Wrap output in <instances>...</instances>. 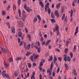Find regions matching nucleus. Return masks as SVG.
Here are the masks:
<instances>
[{
    "label": "nucleus",
    "instance_id": "nucleus-1",
    "mask_svg": "<svg viewBox=\"0 0 79 79\" xmlns=\"http://www.w3.org/2000/svg\"><path fill=\"white\" fill-rule=\"evenodd\" d=\"M59 27H58V24H56V27H55L53 29V31L54 32H57V34L58 36H59L60 35V32L59 31Z\"/></svg>",
    "mask_w": 79,
    "mask_h": 79
},
{
    "label": "nucleus",
    "instance_id": "nucleus-2",
    "mask_svg": "<svg viewBox=\"0 0 79 79\" xmlns=\"http://www.w3.org/2000/svg\"><path fill=\"white\" fill-rule=\"evenodd\" d=\"M5 73L6 72L5 70H4L2 72V75L3 77H6L8 79H10V77L9 76V75L8 74H7V73L5 74Z\"/></svg>",
    "mask_w": 79,
    "mask_h": 79
},
{
    "label": "nucleus",
    "instance_id": "nucleus-3",
    "mask_svg": "<svg viewBox=\"0 0 79 79\" xmlns=\"http://www.w3.org/2000/svg\"><path fill=\"white\" fill-rule=\"evenodd\" d=\"M1 49L4 53H6V54L8 53V51L5 48H1Z\"/></svg>",
    "mask_w": 79,
    "mask_h": 79
},
{
    "label": "nucleus",
    "instance_id": "nucleus-4",
    "mask_svg": "<svg viewBox=\"0 0 79 79\" xmlns=\"http://www.w3.org/2000/svg\"><path fill=\"white\" fill-rule=\"evenodd\" d=\"M59 12L57 10H56L54 12V14L57 17V18H58L60 17V15H59Z\"/></svg>",
    "mask_w": 79,
    "mask_h": 79
},
{
    "label": "nucleus",
    "instance_id": "nucleus-5",
    "mask_svg": "<svg viewBox=\"0 0 79 79\" xmlns=\"http://www.w3.org/2000/svg\"><path fill=\"white\" fill-rule=\"evenodd\" d=\"M26 18V16L25 15H23V16L20 17V19H22L23 21H25V19Z\"/></svg>",
    "mask_w": 79,
    "mask_h": 79
},
{
    "label": "nucleus",
    "instance_id": "nucleus-6",
    "mask_svg": "<svg viewBox=\"0 0 79 79\" xmlns=\"http://www.w3.org/2000/svg\"><path fill=\"white\" fill-rule=\"evenodd\" d=\"M78 32V26H77L76 27V29H75V32L74 34V35H76V34Z\"/></svg>",
    "mask_w": 79,
    "mask_h": 79
},
{
    "label": "nucleus",
    "instance_id": "nucleus-7",
    "mask_svg": "<svg viewBox=\"0 0 79 79\" xmlns=\"http://www.w3.org/2000/svg\"><path fill=\"white\" fill-rule=\"evenodd\" d=\"M19 25L21 27H23V22L21 21H20Z\"/></svg>",
    "mask_w": 79,
    "mask_h": 79
},
{
    "label": "nucleus",
    "instance_id": "nucleus-8",
    "mask_svg": "<svg viewBox=\"0 0 79 79\" xmlns=\"http://www.w3.org/2000/svg\"><path fill=\"white\" fill-rule=\"evenodd\" d=\"M64 61H67V56L66 54H64Z\"/></svg>",
    "mask_w": 79,
    "mask_h": 79
},
{
    "label": "nucleus",
    "instance_id": "nucleus-9",
    "mask_svg": "<svg viewBox=\"0 0 79 79\" xmlns=\"http://www.w3.org/2000/svg\"><path fill=\"white\" fill-rule=\"evenodd\" d=\"M23 59V57H18L16 58L15 59L16 61H19V60H21Z\"/></svg>",
    "mask_w": 79,
    "mask_h": 79
},
{
    "label": "nucleus",
    "instance_id": "nucleus-10",
    "mask_svg": "<svg viewBox=\"0 0 79 79\" xmlns=\"http://www.w3.org/2000/svg\"><path fill=\"white\" fill-rule=\"evenodd\" d=\"M54 62L55 63L56 65L57 64V63L56 62V61H57V59H56V56H54Z\"/></svg>",
    "mask_w": 79,
    "mask_h": 79
},
{
    "label": "nucleus",
    "instance_id": "nucleus-11",
    "mask_svg": "<svg viewBox=\"0 0 79 79\" xmlns=\"http://www.w3.org/2000/svg\"><path fill=\"white\" fill-rule=\"evenodd\" d=\"M40 5L41 8H44V3H43L42 1H40Z\"/></svg>",
    "mask_w": 79,
    "mask_h": 79
},
{
    "label": "nucleus",
    "instance_id": "nucleus-12",
    "mask_svg": "<svg viewBox=\"0 0 79 79\" xmlns=\"http://www.w3.org/2000/svg\"><path fill=\"white\" fill-rule=\"evenodd\" d=\"M51 42V40H48L47 42H46L45 45V46H47V45H48V44H50V42Z\"/></svg>",
    "mask_w": 79,
    "mask_h": 79
},
{
    "label": "nucleus",
    "instance_id": "nucleus-13",
    "mask_svg": "<svg viewBox=\"0 0 79 79\" xmlns=\"http://www.w3.org/2000/svg\"><path fill=\"white\" fill-rule=\"evenodd\" d=\"M53 68V62H52L50 65V70L52 71Z\"/></svg>",
    "mask_w": 79,
    "mask_h": 79
},
{
    "label": "nucleus",
    "instance_id": "nucleus-14",
    "mask_svg": "<svg viewBox=\"0 0 79 79\" xmlns=\"http://www.w3.org/2000/svg\"><path fill=\"white\" fill-rule=\"evenodd\" d=\"M73 75H74L75 76H77V73H76V70H75V69H73Z\"/></svg>",
    "mask_w": 79,
    "mask_h": 79
},
{
    "label": "nucleus",
    "instance_id": "nucleus-15",
    "mask_svg": "<svg viewBox=\"0 0 79 79\" xmlns=\"http://www.w3.org/2000/svg\"><path fill=\"white\" fill-rule=\"evenodd\" d=\"M4 65L5 68L6 69L8 68V65L6 64V63L5 61L4 62Z\"/></svg>",
    "mask_w": 79,
    "mask_h": 79
},
{
    "label": "nucleus",
    "instance_id": "nucleus-16",
    "mask_svg": "<svg viewBox=\"0 0 79 79\" xmlns=\"http://www.w3.org/2000/svg\"><path fill=\"white\" fill-rule=\"evenodd\" d=\"M18 12L19 16L21 17V10H20V9L18 10Z\"/></svg>",
    "mask_w": 79,
    "mask_h": 79
},
{
    "label": "nucleus",
    "instance_id": "nucleus-17",
    "mask_svg": "<svg viewBox=\"0 0 79 79\" xmlns=\"http://www.w3.org/2000/svg\"><path fill=\"white\" fill-rule=\"evenodd\" d=\"M11 31L12 33H15V27H13L12 28Z\"/></svg>",
    "mask_w": 79,
    "mask_h": 79
},
{
    "label": "nucleus",
    "instance_id": "nucleus-18",
    "mask_svg": "<svg viewBox=\"0 0 79 79\" xmlns=\"http://www.w3.org/2000/svg\"><path fill=\"white\" fill-rule=\"evenodd\" d=\"M65 67L66 70H69V67H68V64H65Z\"/></svg>",
    "mask_w": 79,
    "mask_h": 79
},
{
    "label": "nucleus",
    "instance_id": "nucleus-19",
    "mask_svg": "<svg viewBox=\"0 0 79 79\" xmlns=\"http://www.w3.org/2000/svg\"><path fill=\"white\" fill-rule=\"evenodd\" d=\"M61 3H59V4H57L56 5V8L57 9H58V8H60V5Z\"/></svg>",
    "mask_w": 79,
    "mask_h": 79
},
{
    "label": "nucleus",
    "instance_id": "nucleus-20",
    "mask_svg": "<svg viewBox=\"0 0 79 79\" xmlns=\"http://www.w3.org/2000/svg\"><path fill=\"white\" fill-rule=\"evenodd\" d=\"M51 17L52 18H55V15L53 12H52L51 13Z\"/></svg>",
    "mask_w": 79,
    "mask_h": 79
},
{
    "label": "nucleus",
    "instance_id": "nucleus-21",
    "mask_svg": "<svg viewBox=\"0 0 79 79\" xmlns=\"http://www.w3.org/2000/svg\"><path fill=\"white\" fill-rule=\"evenodd\" d=\"M8 61L9 62H13V58L11 57L9 58L8 59Z\"/></svg>",
    "mask_w": 79,
    "mask_h": 79
},
{
    "label": "nucleus",
    "instance_id": "nucleus-22",
    "mask_svg": "<svg viewBox=\"0 0 79 79\" xmlns=\"http://www.w3.org/2000/svg\"><path fill=\"white\" fill-rule=\"evenodd\" d=\"M29 73H27V76H26V75H25V78H24L23 79H26L27 78V77H29Z\"/></svg>",
    "mask_w": 79,
    "mask_h": 79
},
{
    "label": "nucleus",
    "instance_id": "nucleus-23",
    "mask_svg": "<svg viewBox=\"0 0 79 79\" xmlns=\"http://www.w3.org/2000/svg\"><path fill=\"white\" fill-rule=\"evenodd\" d=\"M39 55L37 54V55H36L34 56V58L35 60H36L39 57Z\"/></svg>",
    "mask_w": 79,
    "mask_h": 79
},
{
    "label": "nucleus",
    "instance_id": "nucleus-24",
    "mask_svg": "<svg viewBox=\"0 0 79 79\" xmlns=\"http://www.w3.org/2000/svg\"><path fill=\"white\" fill-rule=\"evenodd\" d=\"M27 37L29 39V40L30 41L31 40V35L30 34H28L27 35Z\"/></svg>",
    "mask_w": 79,
    "mask_h": 79
},
{
    "label": "nucleus",
    "instance_id": "nucleus-25",
    "mask_svg": "<svg viewBox=\"0 0 79 79\" xmlns=\"http://www.w3.org/2000/svg\"><path fill=\"white\" fill-rule=\"evenodd\" d=\"M18 36L19 37H21V36H22V32H18Z\"/></svg>",
    "mask_w": 79,
    "mask_h": 79
},
{
    "label": "nucleus",
    "instance_id": "nucleus-26",
    "mask_svg": "<svg viewBox=\"0 0 79 79\" xmlns=\"http://www.w3.org/2000/svg\"><path fill=\"white\" fill-rule=\"evenodd\" d=\"M37 21V17H36L33 20V23H36Z\"/></svg>",
    "mask_w": 79,
    "mask_h": 79
},
{
    "label": "nucleus",
    "instance_id": "nucleus-27",
    "mask_svg": "<svg viewBox=\"0 0 79 79\" xmlns=\"http://www.w3.org/2000/svg\"><path fill=\"white\" fill-rule=\"evenodd\" d=\"M19 72L18 70L16 71L15 73V76H17Z\"/></svg>",
    "mask_w": 79,
    "mask_h": 79
},
{
    "label": "nucleus",
    "instance_id": "nucleus-28",
    "mask_svg": "<svg viewBox=\"0 0 79 79\" xmlns=\"http://www.w3.org/2000/svg\"><path fill=\"white\" fill-rule=\"evenodd\" d=\"M52 60H53V56H51L50 57V58L48 60V61H51Z\"/></svg>",
    "mask_w": 79,
    "mask_h": 79
},
{
    "label": "nucleus",
    "instance_id": "nucleus-29",
    "mask_svg": "<svg viewBox=\"0 0 79 79\" xmlns=\"http://www.w3.org/2000/svg\"><path fill=\"white\" fill-rule=\"evenodd\" d=\"M65 18V14H64L63 15V16L62 17V20L63 21V20H64V19Z\"/></svg>",
    "mask_w": 79,
    "mask_h": 79
},
{
    "label": "nucleus",
    "instance_id": "nucleus-30",
    "mask_svg": "<svg viewBox=\"0 0 79 79\" xmlns=\"http://www.w3.org/2000/svg\"><path fill=\"white\" fill-rule=\"evenodd\" d=\"M32 53L30 52H27L26 54V56H29V55H31Z\"/></svg>",
    "mask_w": 79,
    "mask_h": 79
},
{
    "label": "nucleus",
    "instance_id": "nucleus-31",
    "mask_svg": "<svg viewBox=\"0 0 79 79\" xmlns=\"http://www.w3.org/2000/svg\"><path fill=\"white\" fill-rule=\"evenodd\" d=\"M68 48H66L65 49L64 52L66 54V53H67V52H68Z\"/></svg>",
    "mask_w": 79,
    "mask_h": 79
},
{
    "label": "nucleus",
    "instance_id": "nucleus-32",
    "mask_svg": "<svg viewBox=\"0 0 79 79\" xmlns=\"http://www.w3.org/2000/svg\"><path fill=\"white\" fill-rule=\"evenodd\" d=\"M30 59L31 60V61H34L33 59H34V56H31L30 57Z\"/></svg>",
    "mask_w": 79,
    "mask_h": 79
},
{
    "label": "nucleus",
    "instance_id": "nucleus-33",
    "mask_svg": "<svg viewBox=\"0 0 79 79\" xmlns=\"http://www.w3.org/2000/svg\"><path fill=\"white\" fill-rule=\"evenodd\" d=\"M37 17L38 18V19H39V21H41V17L39 15H37Z\"/></svg>",
    "mask_w": 79,
    "mask_h": 79
},
{
    "label": "nucleus",
    "instance_id": "nucleus-34",
    "mask_svg": "<svg viewBox=\"0 0 79 79\" xmlns=\"http://www.w3.org/2000/svg\"><path fill=\"white\" fill-rule=\"evenodd\" d=\"M49 5H50V3H49V2H48L45 6H47L48 8H49Z\"/></svg>",
    "mask_w": 79,
    "mask_h": 79
},
{
    "label": "nucleus",
    "instance_id": "nucleus-35",
    "mask_svg": "<svg viewBox=\"0 0 79 79\" xmlns=\"http://www.w3.org/2000/svg\"><path fill=\"white\" fill-rule=\"evenodd\" d=\"M28 66L29 68H31V64L30 63H27Z\"/></svg>",
    "mask_w": 79,
    "mask_h": 79
},
{
    "label": "nucleus",
    "instance_id": "nucleus-36",
    "mask_svg": "<svg viewBox=\"0 0 79 79\" xmlns=\"http://www.w3.org/2000/svg\"><path fill=\"white\" fill-rule=\"evenodd\" d=\"M51 21L52 23H56V21H55V19H51Z\"/></svg>",
    "mask_w": 79,
    "mask_h": 79
},
{
    "label": "nucleus",
    "instance_id": "nucleus-37",
    "mask_svg": "<svg viewBox=\"0 0 79 79\" xmlns=\"http://www.w3.org/2000/svg\"><path fill=\"white\" fill-rule=\"evenodd\" d=\"M76 45H74L73 48V51L74 52H76Z\"/></svg>",
    "mask_w": 79,
    "mask_h": 79
},
{
    "label": "nucleus",
    "instance_id": "nucleus-38",
    "mask_svg": "<svg viewBox=\"0 0 79 79\" xmlns=\"http://www.w3.org/2000/svg\"><path fill=\"white\" fill-rule=\"evenodd\" d=\"M2 15H5L6 14V12H5V11L3 10L2 11Z\"/></svg>",
    "mask_w": 79,
    "mask_h": 79
},
{
    "label": "nucleus",
    "instance_id": "nucleus-39",
    "mask_svg": "<svg viewBox=\"0 0 79 79\" xmlns=\"http://www.w3.org/2000/svg\"><path fill=\"white\" fill-rule=\"evenodd\" d=\"M71 12H70V17L71 18L72 17V16H73V10H71Z\"/></svg>",
    "mask_w": 79,
    "mask_h": 79
},
{
    "label": "nucleus",
    "instance_id": "nucleus-40",
    "mask_svg": "<svg viewBox=\"0 0 79 79\" xmlns=\"http://www.w3.org/2000/svg\"><path fill=\"white\" fill-rule=\"evenodd\" d=\"M64 21H65V22H67L68 21V17L67 16H66Z\"/></svg>",
    "mask_w": 79,
    "mask_h": 79
},
{
    "label": "nucleus",
    "instance_id": "nucleus-41",
    "mask_svg": "<svg viewBox=\"0 0 79 79\" xmlns=\"http://www.w3.org/2000/svg\"><path fill=\"white\" fill-rule=\"evenodd\" d=\"M64 11V6H62V7L61 11L63 13Z\"/></svg>",
    "mask_w": 79,
    "mask_h": 79
},
{
    "label": "nucleus",
    "instance_id": "nucleus-42",
    "mask_svg": "<svg viewBox=\"0 0 79 79\" xmlns=\"http://www.w3.org/2000/svg\"><path fill=\"white\" fill-rule=\"evenodd\" d=\"M67 61H71V58L69 56L67 57Z\"/></svg>",
    "mask_w": 79,
    "mask_h": 79
},
{
    "label": "nucleus",
    "instance_id": "nucleus-43",
    "mask_svg": "<svg viewBox=\"0 0 79 79\" xmlns=\"http://www.w3.org/2000/svg\"><path fill=\"white\" fill-rule=\"evenodd\" d=\"M48 13L49 14H50V13L51 12V10L50 9V8H49L48 10Z\"/></svg>",
    "mask_w": 79,
    "mask_h": 79
},
{
    "label": "nucleus",
    "instance_id": "nucleus-44",
    "mask_svg": "<svg viewBox=\"0 0 79 79\" xmlns=\"http://www.w3.org/2000/svg\"><path fill=\"white\" fill-rule=\"evenodd\" d=\"M58 59L60 62H61L62 61V58L61 57H58Z\"/></svg>",
    "mask_w": 79,
    "mask_h": 79
},
{
    "label": "nucleus",
    "instance_id": "nucleus-45",
    "mask_svg": "<svg viewBox=\"0 0 79 79\" xmlns=\"http://www.w3.org/2000/svg\"><path fill=\"white\" fill-rule=\"evenodd\" d=\"M44 8H45V11H46V12H47V6H45Z\"/></svg>",
    "mask_w": 79,
    "mask_h": 79
},
{
    "label": "nucleus",
    "instance_id": "nucleus-46",
    "mask_svg": "<svg viewBox=\"0 0 79 79\" xmlns=\"http://www.w3.org/2000/svg\"><path fill=\"white\" fill-rule=\"evenodd\" d=\"M40 47H39V48H38L37 49V51H38V53H40Z\"/></svg>",
    "mask_w": 79,
    "mask_h": 79
},
{
    "label": "nucleus",
    "instance_id": "nucleus-47",
    "mask_svg": "<svg viewBox=\"0 0 79 79\" xmlns=\"http://www.w3.org/2000/svg\"><path fill=\"white\" fill-rule=\"evenodd\" d=\"M70 56L71 58H73V54L72 52H70Z\"/></svg>",
    "mask_w": 79,
    "mask_h": 79
},
{
    "label": "nucleus",
    "instance_id": "nucleus-48",
    "mask_svg": "<svg viewBox=\"0 0 79 79\" xmlns=\"http://www.w3.org/2000/svg\"><path fill=\"white\" fill-rule=\"evenodd\" d=\"M31 79H35V77L33 75H31Z\"/></svg>",
    "mask_w": 79,
    "mask_h": 79
},
{
    "label": "nucleus",
    "instance_id": "nucleus-49",
    "mask_svg": "<svg viewBox=\"0 0 79 79\" xmlns=\"http://www.w3.org/2000/svg\"><path fill=\"white\" fill-rule=\"evenodd\" d=\"M18 5H21V0H18Z\"/></svg>",
    "mask_w": 79,
    "mask_h": 79
},
{
    "label": "nucleus",
    "instance_id": "nucleus-50",
    "mask_svg": "<svg viewBox=\"0 0 79 79\" xmlns=\"http://www.w3.org/2000/svg\"><path fill=\"white\" fill-rule=\"evenodd\" d=\"M50 68H48L47 70V73H49L50 72Z\"/></svg>",
    "mask_w": 79,
    "mask_h": 79
},
{
    "label": "nucleus",
    "instance_id": "nucleus-51",
    "mask_svg": "<svg viewBox=\"0 0 79 79\" xmlns=\"http://www.w3.org/2000/svg\"><path fill=\"white\" fill-rule=\"evenodd\" d=\"M26 10L28 12H30V11H31V10H30V9L29 8H28V9H27V8Z\"/></svg>",
    "mask_w": 79,
    "mask_h": 79
},
{
    "label": "nucleus",
    "instance_id": "nucleus-52",
    "mask_svg": "<svg viewBox=\"0 0 79 79\" xmlns=\"http://www.w3.org/2000/svg\"><path fill=\"white\" fill-rule=\"evenodd\" d=\"M69 43V42L68 41H67V42H66V46L67 47H68Z\"/></svg>",
    "mask_w": 79,
    "mask_h": 79
},
{
    "label": "nucleus",
    "instance_id": "nucleus-53",
    "mask_svg": "<svg viewBox=\"0 0 79 79\" xmlns=\"http://www.w3.org/2000/svg\"><path fill=\"white\" fill-rule=\"evenodd\" d=\"M23 43H24V42H23V41H21V42L20 43L19 46H21V45H23Z\"/></svg>",
    "mask_w": 79,
    "mask_h": 79
},
{
    "label": "nucleus",
    "instance_id": "nucleus-54",
    "mask_svg": "<svg viewBox=\"0 0 79 79\" xmlns=\"http://www.w3.org/2000/svg\"><path fill=\"white\" fill-rule=\"evenodd\" d=\"M59 71H60V67H58V69L56 70V73H58Z\"/></svg>",
    "mask_w": 79,
    "mask_h": 79
},
{
    "label": "nucleus",
    "instance_id": "nucleus-55",
    "mask_svg": "<svg viewBox=\"0 0 79 79\" xmlns=\"http://www.w3.org/2000/svg\"><path fill=\"white\" fill-rule=\"evenodd\" d=\"M24 9H26L27 8V5L26 4H25L24 6Z\"/></svg>",
    "mask_w": 79,
    "mask_h": 79
},
{
    "label": "nucleus",
    "instance_id": "nucleus-56",
    "mask_svg": "<svg viewBox=\"0 0 79 79\" xmlns=\"http://www.w3.org/2000/svg\"><path fill=\"white\" fill-rule=\"evenodd\" d=\"M52 76L53 77H54L55 75V72H53L52 73Z\"/></svg>",
    "mask_w": 79,
    "mask_h": 79
},
{
    "label": "nucleus",
    "instance_id": "nucleus-57",
    "mask_svg": "<svg viewBox=\"0 0 79 79\" xmlns=\"http://www.w3.org/2000/svg\"><path fill=\"white\" fill-rule=\"evenodd\" d=\"M42 45H45V41H44L42 43Z\"/></svg>",
    "mask_w": 79,
    "mask_h": 79
},
{
    "label": "nucleus",
    "instance_id": "nucleus-58",
    "mask_svg": "<svg viewBox=\"0 0 79 79\" xmlns=\"http://www.w3.org/2000/svg\"><path fill=\"white\" fill-rule=\"evenodd\" d=\"M40 79H43V77H42V76L41 74H40L39 76Z\"/></svg>",
    "mask_w": 79,
    "mask_h": 79
},
{
    "label": "nucleus",
    "instance_id": "nucleus-59",
    "mask_svg": "<svg viewBox=\"0 0 79 79\" xmlns=\"http://www.w3.org/2000/svg\"><path fill=\"white\" fill-rule=\"evenodd\" d=\"M11 7V6H8L7 8V10H10V7Z\"/></svg>",
    "mask_w": 79,
    "mask_h": 79
},
{
    "label": "nucleus",
    "instance_id": "nucleus-60",
    "mask_svg": "<svg viewBox=\"0 0 79 79\" xmlns=\"http://www.w3.org/2000/svg\"><path fill=\"white\" fill-rule=\"evenodd\" d=\"M40 66H41V67H42V66H43V63L41 62L40 63Z\"/></svg>",
    "mask_w": 79,
    "mask_h": 79
},
{
    "label": "nucleus",
    "instance_id": "nucleus-61",
    "mask_svg": "<svg viewBox=\"0 0 79 79\" xmlns=\"http://www.w3.org/2000/svg\"><path fill=\"white\" fill-rule=\"evenodd\" d=\"M25 32L26 33H28V30H27V28H25Z\"/></svg>",
    "mask_w": 79,
    "mask_h": 79
},
{
    "label": "nucleus",
    "instance_id": "nucleus-62",
    "mask_svg": "<svg viewBox=\"0 0 79 79\" xmlns=\"http://www.w3.org/2000/svg\"><path fill=\"white\" fill-rule=\"evenodd\" d=\"M18 42L19 43H20V42H21V39L19 38H18Z\"/></svg>",
    "mask_w": 79,
    "mask_h": 79
},
{
    "label": "nucleus",
    "instance_id": "nucleus-63",
    "mask_svg": "<svg viewBox=\"0 0 79 79\" xmlns=\"http://www.w3.org/2000/svg\"><path fill=\"white\" fill-rule=\"evenodd\" d=\"M44 37L45 38V39H47V35H44Z\"/></svg>",
    "mask_w": 79,
    "mask_h": 79
},
{
    "label": "nucleus",
    "instance_id": "nucleus-64",
    "mask_svg": "<svg viewBox=\"0 0 79 79\" xmlns=\"http://www.w3.org/2000/svg\"><path fill=\"white\" fill-rule=\"evenodd\" d=\"M43 41H44V38L42 37L41 38V41L42 42Z\"/></svg>",
    "mask_w": 79,
    "mask_h": 79
}]
</instances>
